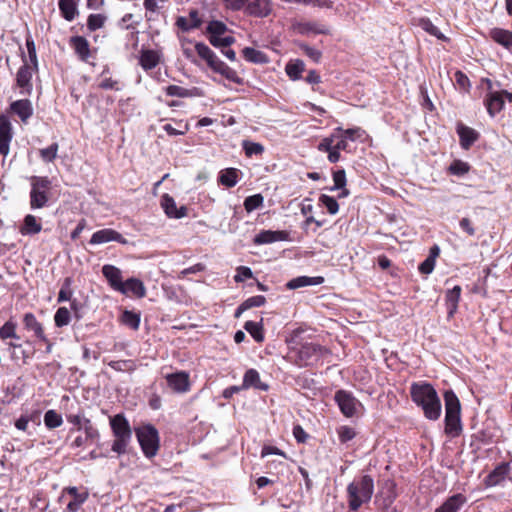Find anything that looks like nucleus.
Returning a JSON list of instances; mask_svg holds the SVG:
<instances>
[{"label": "nucleus", "mask_w": 512, "mask_h": 512, "mask_svg": "<svg viewBox=\"0 0 512 512\" xmlns=\"http://www.w3.org/2000/svg\"><path fill=\"white\" fill-rule=\"evenodd\" d=\"M412 401L423 410L424 416L436 421L441 416L442 406L437 391L426 381L413 382L410 386Z\"/></svg>", "instance_id": "obj_1"}, {"label": "nucleus", "mask_w": 512, "mask_h": 512, "mask_svg": "<svg viewBox=\"0 0 512 512\" xmlns=\"http://www.w3.org/2000/svg\"><path fill=\"white\" fill-rule=\"evenodd\" d=\"M443 398L445 403L444 432L451 439L457 438L463 432L460 400L451 389L444 392Z\"/></svg>", "instance_id": "obj_2"}, {"label": "nucleus", "mask_w": 512, "mask_h": 512, "mask_svg": "<svg viewBox=\"0 0 512 512\" xmlns=\"http://www.w3.org/2000/svg\"><path fill=\"white\" fill-rule=\"evenodd\" d=\"M373 491L374 482L369 475H364L359 480L351 482L347 487L349 509L357 511L364 503L371 500Z\"/></svg>", "instance_id": "obj_3"}, {"label": "nucleus", "mask_w": 512, "mask_h": 512, "mask_svg": "<svg viewBox=\"0 0 512 512\" xmlns=\"http://www.w3.org/2000/svg\"><path fill=\"white\" fill-rule=\"evenodd\" d=\"M110 427L114 436L112 451L118 455L125 454L131 442L132 429L124 414H116L110 417Z\"/></svg>", "instance_id": "obj_4"}, {"label": "nucleus", "mask_w": 512, "mask_h": 512, "mask_svg": "<svg viewBox=\"0 0 512 512\" xmlns=\"http://www.w3.org/2000/svg\"><path fill=\"white\" fill-rule=\"evenodd\" d=\"M135 434L143 454L147 458L156 456L160 448L158 430L152 424H144L135 429Z\"/></svg>", "instance_id": "obj_5"}, {"label": "nucleus", "mask_w": 512, "mask_h": 512, "mask_svg": "<svg viewBox=\"0 0 512 512\" xmlns=\"http://www.w3.org/2000/svg\"><path fill=\"white\" fill-rule=\"evenodd\" d=\"M30 207L31 209L44 208L49 201V192L52 182L47 176H32L30 178Z\"/></svg>", "instance_id": "obj_6"}, {"label": "nucleus", "mask_w": 512, "mask_h": 512, "mask_svg": "<svg viewBox=\"0 0 512 512\" xmlns=\"http://www.w3.org/2000/svg\"><path fill=\"white\" fill-rule=\"evenodd\" d=\"M23 64L19 67L15 77V87L23 96H31L33 93V75L38 73L39 67L28 63L25 53L21 52Z\"/></svg>", "instance_id": "obj_7"}, {"label": "nucleus", "mask_w": 512, "mask_h": 512, "mask_svg": "<svg viewBox=\"0 0 512 512\" xmlns=\"http://www.w3.org/2000/svg\"><path fill=\"white\" fill-rule=\"evenodd\" d=\"M327 349L320 344L316 343H305L298 349H293L294 354L293 362L298 367H307L312 365L314 362L320 360Z\"/></svg>", "instance_id": "obj_8"}, {"label": "nucleus", "mask_w": 512, "mask_h": 512, "mask_svg": "<svg viewBox=\"0 0 512 512\" xmlns=\"http://www.w3.org/2000/svg\"><path fill=\"white\" fill-rule=\"evenodd\" d=\"M88 497L89 492L86 488L80 490L75 486H69L63 488L59 501L66 503L64 512H77L87 501Z\"/></svg>", "instance_id": "obj_9"}, {"label": "nucleus", "mask_w": 512, "mask_h": 512, "mask_svg": "<svg viewBox=\"0 0 512 512\" xmlns=\"http://www.w3.org/2000/svg\"><path fill=\"white\" fill-rule=\"evenodd\" d=\"M487 83V93L484 97V106L487 109V112L490 117H495L499 114L505 105V99L508 100V95L510 92L507 90H493L492 82L489 79H486Z\"/></svg>", "instance_id": "obj_10"}, {"label": "nucleus", "mask_w": 512, "mask_h": 512, "mask_svg": "<svg viewBox=\"0 0 512 512\" xmlns=\"http://www.w3.org/2000/svg\"><path fill=\"white\" fill-rule=\"evenodd\" d=\"M337 137L335 148L339 151H344L347 153H352L353 150L350 147L349 141H356L361 139L365 134V130L361 127H353L348 129H343L342 127L335 128Z\"/></svg>", "instance_id": "obj_11"}, {"label": "nucleus", "mask_w": 512, "mask_h": 512, "mask_svg": "<svg viewBox=\"0 0 512 512\" xmlns=\"http://www.w3.org/2000/svg\"><path fill=\"white\" fill-rule=\"evenodd\" d=\"M334 399L341 413L347 418L354 417L357 414V408L362 406L351 392L343 389L336 391Z\"/></svg>", "instance_id": "obj_12"}, {"label": "nucleus", "mask_w": 512, "mask_h": 512, "mask_svg": "<svg viewBox=\"0 0 512 512\" xmlns=\"http://www.w3.org/2000/svg\"><path fill=\"white\" fill-rule=\"evenodd\" d=\"M69 46L73 49L78 59L89 63L90 58H95L97 49H92L89 41L84 36H72L69 39Z\"/></svg>", "instance_id": "obj_13"}, {"label": "nucleus", "mask_w": 512, "mask_h": 512, "mask_svg": "<svg viewBox=\"0 0 512 512\" xmlns=\"http://www.w3.org/2000/svg\"><path fill=\"white\" fill-rule=\"evenodd\" d=\"M168 387L175 393L183 394L191 390L190 375L186 371H177L165 376Z\"/></svg>", "instance_id": "obj_14"}, {"label": "nucleus", "mask_w": 512, "mask_h": 512, "mask_svg": "<svg viewBox=\"0 0 512 512\" xmlns=\"http://www.w3.org/2000/svg\"><path fill=\"white\" fill-rule=\"evenodd\" d=\"M14 131L10 118L6 114H0V155L4 158L10 152V143L13 139Z\"/></svg>", "instance_id": "obj_15"}, {"label": "nucleus", "mask_w": 512, "mask_h": 512, "mask_svg": "<svg viewBox=\"0 0 512 512\" xmlns=\"http://www.w3.org/2000/svg\"><path fill=\"white\" fill-rule=\"evenodd\" d=\"M66 419L73 425V428L70 429V433L75 430H83L88 438H99V431L89 418L82 417L79 414H69L66 416Z\"/></svg>", "instance_id": "obj_16"}, {"label": "nucleus", "mask_w": 512, "mask_h": 512, "mask_svg": "<svg viewBox=\"0 0 512 512\" xmlns=\"http://www.w3.org/2000/svg\"><path fill=\"white\" fill-rule=\"evenodd\" d=\"M111 241H115L123 245L128 243L127 239L124 238L121 233L112 228H104L94 232L89 240V243L91 245H98Z\"/></svg>", "instance_id": "obj_17"}, {"label": "nucleus", "mask_w": 512, "mask_h": 512, "mask_svg": "<svg viewBox=\"0 0 512 512\" xmlns=\"http://www.w3.org/2000/svg\"><path fill=\"white\" fill-rule=\"evenodd\" d=\"M101 271L112 290L116 292H124L122 271L118 267L111 264H105Z\"/></svg>", "instance_id": "obj_18"}, {"label": "nucleus", "mask_w": 512, "mask_h": 512, "mask_svg": "<svg viewBox=\"0 0 512 512\" xmlns=\"http://www.w3.org/2000/svg\"><path fill=\"white\" fill-rule=\"evenodd\" d=\"M160 204L169 218L180 219L188 215V208L184 205L178 208L174 198L168 193L161 196Z\"/></svg>", "instance_id": "obj_19"}, {"label": "nucleus", "mask_w": 512, "mask_h": 512, "mask_svg": "<svg viewBox=\"0 0 512 512\" xmlns=\"http://www.w3.org/2000/svg\"><path fill=\"white\" fill-rule=\"evenodd\" d=\"M459 136L460 146L464 150H469L471 146L479 139L480 134L475 129L459 122L456 127Z\"/></svg>", "instance_id": "obj_20"}, {"label": "nucleus", "mask_w": 512, "mask_h": 512, "mask_svg": "<svg viewBox=\"0 0 512 512\" xmlns=\"http://www.w3.org/2000/svg\"><path fill=\"white\" fill-rule=\"evenodd\" d=\"M162 53L154 49H141L139 56V65L144 71H149L157 67L162 62Z\"/></svg>", "instance_id": "obj_21"}, {"label": "nucleus", "mask_w": 512, "mask_h": 512, "mask_svg": "<svg viewBox=\"0 0 512 512\" xmlns=\"http://www.w3.org/2000/svg\"><path fill=\"white\" fill-rule=\"evenodd\" d=\"M510 465L507 462L498 464L484 479L486 487H494L501 484L510 473Z\"/></svg>", "instance_id": "obj_22"}, {"label": "nucleus", "mask_w": 512, "mask_h": 512, "mask_svg": "<svg viewBox=\"0 0 512 512\" xmlns=\"http://www.w3.org/2000/svg\"><path fill=\"white\" fill-rule=\"evenodd\" d=\"M9 112L17 115L23 123H27L33 115V106L29 99H19L10 104Z\"/></svg>", "instance_id": "obj_23"}, {"label": "nucleus", "mask_w": 512, "mask_h": 512, "mask_svg": "<svg viewBox=\"0 0 512 512\" xmlns=\"http://www.w3.org/2000/svg\"><path fill=\"white\" fill-rule=\"evenodd\" d=\"M23 324L26 330L32 331L34 336L44 343H48V338L45 335L44 328L41 322H39L36 316L28 312L23 316Z\"/></svg>", "instance_id": "obj_24"}, {"label": "nucleus", "mask_w": 512, "mask_h": 512, "mask_svg": "<svg viewBox=\"0 0 512 512\" xmlns=\"http://www.w3.org/2000/svg\"><path fill=\"white\" fill-rule=\"evenodd\" d=\"M467 503V497L462 493L449 496L434 512H459Z\"/></svg>", "instance_id": "obj_25"}, {"label": "nucleus", "mask_w": 512, "mask_h": 512, "mask_svg": "<svg viewBox=\"0 0 512 512\" xmlns=\"http://www.w3.org/2000/svg\"><path fill=\"white\" fill-rule=\"evenodd\" d=\"M245 12L254 17H266L271 12L270 0H249Z\"/></svg>", "instance_id": "obj_26"}, {"label": "nucleus", "mask_w": 512, "mask_h": 512, "mask_svg": "<svg viewBox=\"0 0 512 512\" xmlns=\"http://www.w3.org/2000/svg\"><path fill=\"white\" fill-rule=\"evenodd\" d=\"M462 288L459 285L454 286L445 293V304L447 307L448 318L454 317L458 310V304L461 299Z\"/></svg>", "instance_id": "obj_27"}, {"label": "nucleus", "mask_w": 512, "mask_h": 512, "mask_svg": "<svg viewBox=\"0 0 512 512\" xmlns=\"http://www.w3.org/2000/svg\"><path fill=\"white\" fill-rule=\"evenodd\" d=\"M124 292H120L123 295H133L136 298H143L146 296V288L144 283L135 277L128 278L123 283Z\"/></svg>", "instance_id": "obj_28"}, {"label": "nucleus", "mask_w": 512, "mask_h": 512, "mask_svg": "<svg viewBox=\"0 0 512 512\" xmlns=\"http://www.w3.org/2000/svg\"><path fill=\"white\" fill-rule=\"evenodd\" d=\"M250 387H254L261 391H267L269 386L266 383H263L260 379L259 372L256 369H248L244 376L242 382V388L248 389Z\"/></svg>", "instance_id": "obj_29"}, {"label": "nucleus", "mask_w": 512, "mask_h": 512, "mask_svg": "<svg viewBox=\"0 0 512 512\" xmlns=\"http://www.w3.org/2000/svg\"><path fill=\"white\" fill-rule=\"evenodd\" d=\"M288 233L286 231L263 230L254 238L255 244H269L277 241H286Z\"/></svg>", "instance_id": "obj_30"}, {"label": "nucleus", "mask_w": 512, "mask_h": 512, "mask_svg": "<svg viewBox=\"0 0 512 512\" xmlns=\"http://www.w3.org/2000/svg\"><path fill=\"white\" fill-rule=\"evenodd\" d=\"M195 51L197 52L198 56L204 60L210 69L213 70V68L217 65V63L221 60L217 57V55L214 53V51L205 43L203 42H197L195 43Z\"/></svg>", "instance_id": "obj_31"}, {"label": "nucleus", "mask_w": 512, "mask_h": 512, "mask_svg": "<svg viewBox=\"0 0 512 512\" xmlns=\"http://www.w3.org/2000/svg\"><path fill=\"white\" fill-rule=\"evenodd\" d=\"M42 230L41 222L36 218V216L32 214H27L24 219L22 225L19 227V232L23 236L26 235H35L40 233Z\"/></svg>", "instance_id": "obj_32"}, {"label": "nucleus", "mask_w": 512, "mask_h": 512, "mask_svg": "<svg viewBox=\"0 0 512 512\" xmlns=\"http://www.w3.org/2000/svg\"><path fill=\"white\" fill-rule=\"evenodd\" d=\"M78 1L79 0H59L58 7L61 16L66 21H73L79 14L78 11Z\"/></svg>", "instance_id": "obj_33"}, {"label": "nucleus", "mask_w": 512, "mask_h": 512, "mask_svg": "<svg viewBox=\"0 0 512 512\" xmlns=\"http://www.w3.org/2000/svg\"><path fill=\"white\" fill-rule=\"evenodd\" d=\"M490 38L506 49L512 48V32L503 28H493L489 32Z\"/></svg>", "instance_id": "obj_34"}, {"label": "nucleus", "mask_w": 512, "mask_h": 512, "mask_svg": "<svg viewBox=\"0 0 512 512\" xmlns=\"http://www.w3.org/2000/svg\"><path fill=\"white\" fill-rule=\"evenodd\" d=\"M297 28V31L302 34V35H306V34H328L329 31L327 29V27L319 22H315V21H304V22H300L297 24L296 26Z\"/></svg>", "instance_id": "obj_35"}, {"label": "nucleus", "mask_w": 512, "mask_h": 512, "mask_svg": "<svg viewBox=\"0 0 512 512\" xmlns=\"http://www.w3.org/2000/svg\"><path fill=\"white\" fill-rule=\"evenodd\" d=\"M240 173L237 168H225L220 171L218 182L227 188H232L238 183Z\"/></svg>", "instance_id": "obj_36"}, {"label": "nucleus", "mask_w": 512, "mask_h": 512, "mask_svg": "<svg viewBox=\"0 0 512 512\" xmlns=\"http://www.w3.org/2000/svg\"><path fill=\"white\" fill-rule=\"evenodd\" d=\"M213 71L216 73L221 74L223 77H225L227 80L235 83V84H242L243 79L238 75L236 70L228 66L225 62L220 60L217 65L213 68Z\"/></svg>", "instance_id": "obj_37"}, {"label": "nucleus", "mask_w": 512, "mask_h": 512, "mask_svg": "<svg viewBox=\"0 0 512 512\" xmlns=\"http://www.w3.org/2000/svg\"><path fill=\"white\" fill-rule=\"evenodd\" d=\"M265 303L266 298L263 295L249 297L238 306V308L235 310L234 317L239 318L245 311L254 307H261Z\"/></svg>", "instance_id": "obj_38"}, {"label": "nucleus", "mask_w": 512, "mask_h": 512, "mask_svg": "<svg viewBox=\"0 0 512 512\" xmlns=\"http://www.w3.org/2000/svg\"><path fill=\"white\" fill-rule=\"evenodd\" d=\"M324 282V278L322 276L317 277H308V276H299L293 278L287 283V288L289 289H297L305 286L312 285H320Z\"/></svg>", "instance_id": "obj_39"}, {"label": "nucleus", "mask_w": 512, "mask_h": 512, "mask_svg": "<svg viewBox=\"0 0 512 512\" xmlns=\"http://www.w3.org/2000/svg\"><path fill=\"white\" fill-rule=\"evenodd\" d=\"M243 58L254 64H266L269 62V57L262 51L252 47H245L242 50Z\"/></svg>", "instance_id": "obj_40"}, {"label": "nucleus", "mask_w": 512, "mask_h": 512, "mask_svg": "<svg viewBox=\"0 0 512 512\" xmlns=\"http://www.w3.org/2000/svg\"><path fill=\"white\" fill-rule=\"evenodd\" d=\"M244 329L251 335V337L258 343H262L265 339L263 319L260 322L247 321L244 324Z\"/></svg>", "instance_id": "obj_41"}, {"label": "nucleus", "mask_w": 512, "mask_h": 512, "mask_svg": "<svg viewBox=\"0 0 512 512\" xmlns=\"http://www.w3.org/2000/svg\"><path fill=\"white\" fill-rule=\"evenodd\" d=\"M418 26L421 27L428 34L435 36L437 39L441 41H449V38L446 37L433 23L429 18H420L418 20Z\"/></svg>", "instance_id": "obj_42"}, {"label": "nucleus", "mask_w": 512, "mask_h": 512, "mask_svg": "<svg viewBox=\"0 0 512 512\" xmlns=\"http://www.w3.org/2000/svg\"><path fill=\"white\" fill-rule=\"evenodd\" d=\"M197 88L187 89L178 85H169L165 88V93L168 96H175L180 98H188L197 96Z\"/></svg>", "instance_id": "obj_43"}, {"label": "nucleus", "mask_w": 512, "mask_h": 512, "mask_svg": "<svg viewBox=\"0 0 512 512\" xmlns=\"http://www.w3.org/2000/svg\"><path fill=\"white\" fill-rule=\"evenodd\" d=\"M470 169L471 166L468 162L462 161L460 159H455L447 168V172L450 175L461 177L469 173Z\"/></svg>", "instance_id": "obj_44"}, {"label": "nucleus", "mask_w": 512, "mask_h": 512, "mask_svg": "<svg viewBox=\"0 0 512 512\" xmlns=\"http://www.w3.org/2000/svg\"><path fill=\"white\" fill-rule=\"evenodd\" d=\"M120 320L122 324L136 331L140 326V313L125 310L122 313Z\"/></svg>", "instance_id": "obj_45"}, {"label": "nucleus", "mask_w": 512, "mask_h": 512, "mask_svg": "<svg viewBox=\"0 0 512 512\" xmlns=\"http://www.w3.org/2000/svg\"><path fill=\"white\" fill-rule=\"evenodd\" d=\"M108 365L117 372H134L137 369V364L132 359L110 361Z\"/></svg>", "instance_id": "obj_46"}, {"label": "nucleus", "mask_w": 512, "mask_h": 512, "mask_svg": "<svg viewBox=\"0 0 512 512\" xmlns=\"http://www.w3.org/2000/svg\"><path fill=\"white\" fill-rule=\"evenodd\" d=\"M305 69L304 62L302 60L290 61L285 68V71L290 79L298 80L301 78L302 73Z\"/></svg>", "instance_id": "obj_47"}, {"label": "nucleus", "mask_w": 512, "mask_h": 512, "mask_svg": "<svg viewBox=\"0 0 512 512\" xmlns=\"http://www.w3.org/2000/svg\"><path fill=\"white\" fill-rule=\"evenodd\" d=\"M72 284H73V279L71 277H66L63 280L61 289H60V291L58 293V297H57L58 303L70 301L72 299V296H73V290L71 288Z\"/></svg>", "instance_id": "obj_48"}, {"label": "nucleus", "mask_w": 512, "mask_h": 512, "mask_svg": "<svg viewBox=\"0 0 512 512\" xmlns=\"http://www.w3.org/2000/svg\"><path fill=\"white\" fill-rule=\"evenodd\" d=\"M71 322V312L67 307H59L54 315V323L58 328L67 326Z\"/></svg>", "instance_id": "obj_49"}, {"label": "nucleus", "mask_w": 512, "mask_h": 512, "mask_svg": "<svg viewBox=\"0 0 512 512\" xmlns=\"http://www.w3.org/2000/svg\"><path fill=\"white\" fill-rule=\"evenodd\" d=\"M107 17L103 14H90L87 17V29L89 32H94L104 27Z\"/></svg>", "instance_id": "obj_50"}, {"label": "nucleus", "mask_w": 512, "mask_h": 512, "mask_svg": "<svg viewBox=\"0 0 512 512\" xmlns=\"http://www.w3.org/2000/svg\"><path fill=\"white\" fill-rule=\"evenodd\" d=\"M44 423L48 429H55L62 425L63 419L55 410H48L44 415Z\"/></svg>", "instance_id": "obj_51"}, {"label": "nucleus", "mask_w": 512, "mask_h": 512, "mask_svg": "<svg viewBox=\"0 0 512 512\" xmlns=\"http://www.w3.org/2000/svg\"><path fill=\"white\" fill-rule=\"evenodd\" d=\"M264 197L261 194L248 196L244 200V208L249 213L263 206Z\"/></svg>", "instance_id": "obj_52"}, {"label": "nucleus", "mask_w": 512, "mask_h": 512, "mask_svg": "<svg viewBox=\"0 0 512 512\" xmlns=\"http://www.w3.org/2000/svg\"><path fill=\"white\" fill-rule=\"evenodd\" d=\"M59 145L57 142L52 143L50 146L40 149L39 154L44 162H53L58 155Z\"/></svg>", "instance_id": "obj_53"}, {"label": "nucleus", "mask_w": 512, "mask_h": 512, "mask_svg": "<svg viewBox=\"0 0 512 512\" xmlns=\"http://www.w3.org/2000/svg\"><path fill=\"white\" fill-rule=\"evenodd\" d=\"M178 129L174 128L171 124H165L163 125V130L169 135V136H177V135H184L189 130L188 123L183 122L182 120L175 121Z\"/></svg>", "instance_id": "obj_54"}, {"label": "nucleus", "mask_w": 512, "mask_h": 512, "mask_svg": "<svg viewBox=\"0 0 512 512\" xmlns=\"http://www.w3.org/2000/svg\"><path fill=\"white\" fill-rule=\"evenodd\" d=\"M8 338L20 339L16 334V323L12 321H7L0 327V339L5 340Z\"/></svg>", "instance_id": "obj_55"}, {"label": "nucleus", "mask_w": 512, "mask_h": 512, "mask_svg": "<svg viewBox=\"0 0 512 512\" xmlns=\"http://www.w3.org/2000/svg\"><path fill=\"white\" fill-rule=\"evenodd\" d=\"M337 435L339 441L342 444H345L356 437V431L353 427L343 425L337 428Z\"/></svg>", "instance_id": "obj_56"}, {"label": "nucleus", "mask_w": 512, "mask_h": 512, "mask_svg": "<svg viewBox=\"0 0 512 512\" xmlns=\"http://www.w3.org/2000/svg\"><path fill=\"white\" fill-rule=\"evenodd\" d=\"M319 202L320 204L325 206L328 213L332 215L336 214L339 210V204L337 200L332 196L321 194L319 197Z\"/></svg>", "instance_id": "obj_57"}, {"label": "nucleus", "mask_w": 512, "mask_h": 512, "mask_svg": "<svg viewBox=\"0 0 512 512\" xmlns=\"http://www.w3.org/2000/svg\"><path fill=\"white\" fill-rule=\"evenodd\" d=\"M206 31L209 36H222L227 31V26L222 21L213 20L209 22Z\"/></svg>", "instance_id": "obj_58"}, {"label": "nucleus", "mask_w": 512, "mask_h": 512, "mask_svg": "<svg viewBox=\"0 0 512 512\" xmlns=\"http://www.w3.org/2000/svg\"><path fill=\"white\" fill-rule=\"evenodd\" d=\"M336 137H337V134L334 129L333 132L328 137H325L320 141V143L318 144V147H317L318 150L321 152H324V153H327V152L333 150L335 147V143H336Z\"/></svg>", "instance_id": "obj_59"}, {"label": "nucleus", "mask_w": 512, "mask_h": 512, "mask_svg": "<svg viewBox=\"0 0 512 512\" xmlns=\"http://www.w3.org/2000/svg\"><path fill=\"white\" fill-rule=\"evenodd\" d=\"M243 149L247 157H251L253 155H261L264 152V147L260 143L251 141H244Z\"/></svg>", "instance_id": "obj_60"}, {"label": "nucleus", "mask_w": 512, "mask_h": 512, "mask_svg": "<svg viewBox=\"0 0 512 512\" xmlns=\"http://www.w3.org/2000/svg\"><path fill=\"white\" fill-rule=\"evenodd\" d=\"M211 45L217 48H226L234 43L235 39L232 36H208Z\"/></svg>", "instance_id": "obj_61"}, {"label": "nucleus", "mask_w": 512, "mask_h": 512, "mask_svg": "<svg viewBox=\"0 0 512 512\" xmlns=\"http://www.w3.org/2000/svg\"><path fill=\"white\" fill-rule=\"evenodd\" d=\"M26 48H27L28 57H29L28 63L32 64L34 66H38L36 46H35V42L31 35H27V37H26Z\"/></svg>", "instance_id": "obj_62"}, {"label": "nucleus", "mask_w": 512, "mask_h": 512, "mask_svg": "<svg viewBox=\"0 0 512 512\" xmlns=\"http://www.w3.org/2000/svg\"><path fill=\"white\" fill-rule=\"evenodd\" d=\"M300 48H301L302 52L307 57H309L312 61H314L316 63L320 61V59L322 57V53L320 50L310 47L306 44L301 45Z\"/></svg>", "instance_id": "obj_63"}, {"label": "nucleus", "mask_w": 512, "mask_h": 512, "mask_svg": "<svg viewBox=\"0 0 512 512\" xmlns=\"http://www.w3.org/2000/svg\"><path fill=\"white\" fill-rule=\"evenodd\" d=\"M454 79H455V82L456 84L463 90L467 91L470 87V80L468 78V76L460 71V70H457L455 73H454Z\"/></svg>", "instance_id": "obj_64"}]
</instances>
